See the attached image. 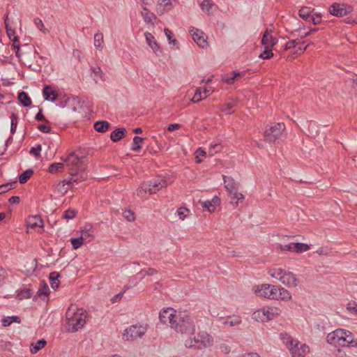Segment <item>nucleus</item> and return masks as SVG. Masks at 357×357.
<instances>
[{
    "label": "nucleus",
    "mask_w": 357,
    "mask_h": 357,
    "mask_svg": "<svg viewBox=\"0 0 357 357\" xmlns=\"http://www.w3.org/2000/svg\"><path fill=\"white\" fill-rule=\"evenodd\" d=\"M326 342L336 347H357V338L351 331L344 328H337L329 333Z\"/></svg>",
    "instance_id": "1"
},
{
    "label": "nucleus",
    "mask_w": 357,
    "mask_h": 357,
    "mask_svg": "<svg viewBox=\"0 0 357 357\" xmlns=\"http://www.w3.org/2000/svg\"><path fill=\"white\" fill-rule=\"evenodd\" d=\"M66 328L68 332L75 333L84 327L86 324V312L75 305H71L67 310Z\"/></svg>",
    "instance_id": "2"
},
{
    "label": "nucleus",
    "mask_w": 357,
    "mask_h": 357,
    "mask_svg": "<svg viewBox=\"0 0 357 357\" xmlns=\"http://www.w3.org/2000/svg\"><path fill=\"white\" fill-rule=\"evenodd\" d=\"M267 272L271 278L280 281L288 287H296L298 286V279L289 269L275 265L268 268Z\"/></svg>",
    "instance_id": "3"
},
{
    "label": "nucleus",
    "mask_w": 357,
    "mask_h": 357,
    "mask_svg": "<svg viewBox=\"0 0 357 357\" xmlns=\"http://www.w3.org/2000/svg\"><path fill=\"white\" fill-rule=\"evenodd\" d=\"M280 340L289 351L291 357H305L310 353V347L306 344L301 343L287 333H281Z\"/></svg>",
    "instance_id": "4"
},
{
    "label": "nucleus",
    "mask_w": 357,
    "mask_h": 357,
    "mask_svg": "<svg viewBox=\"0 0 357 357\" xmlns=\"http://www.w3.org/2000/svg\"><path fill=\"white\" fill-rule=\"evenodd\" d=\"M172 183V180L170 177L158 178L144 182L137 190V196L143 198L147 193L149 195L155 194L161 189L167 187Z\"/></svg>",
    "instance_id": "5"
},
{
    "label": "nucleus",
    "mask_w": 357,
    "mask_h": 357,
    "mask_svg": "<svg viewBox=\"0 0 357 357\" xmlns=\"http://www.w3.org/2000/svg\"><path fill=\"white\" fill-rule=\"evenodd\" d=\"M172 329L182 335H191L195 332V325L186 312H178V316Z\"/></svg>",
    "instance_id": "6"
},
{
    "label": "nucleus",
    "mask_w": 357,
    "mask_h": 357,
    "mask_svg": "<svg viewBox=\"0 0 357 357\" xmlns=\"http://www.w3.org/2000/svg\"><path fill=\"white\" fill-rule=\"evenodd\" d=\"M213 337L205 331L198 333L193 337H190L185 340V346L187 348L204 349L213 345Z\"/></svg>",
    "instance_id": "7"
},
{
    "label": "nucleus",
    "mask_w": 357,
    "mask_h": 357,
    "mask_svg": "<svg viewBox=\"0 0 357 357\" xmlns=\"http://www.w3.org/2000/svg\"><path fill=\"white\" fill-rule=\"evenodd\" d=\"M281 310L275 306H264L252 313V318L258 322H267L278 317Z\"/></svg>",
    "instance_id": "8"
},
{
    "label": "nucleus",
    "mask_w": 357,
    "mask_h": 357,
    "mask_svg": "<svg viewBox=\"0 0 357 357\" xmlns=\"http://www.w3.org/2000/svg\"><path fill=\"white\" fill-rule=\"evenodd\" d=\"M147 331L146 324H136L127 327L122 333L125 341H135L142 338Z\"/></svg>",
    "instance_id": "9"
},
{
    "label": "nucleus",
    "mask_w": 357,
    "mask_h": 357,
    "mask_svg": "<svg viewBox=\"0 0 357 357\" xmlns=\"http://www.w3.org/2000/svg\"><path fill=\"white\" fill-rule=\"evenodd\" d=\"M252 291L257 296L274 300L276 297V285L261 284L252 287Z\"/></svg>",
    "instance_id": "10"
},
{
    "label": "nucleus",
    "mask_w": 357,
    "mask_h": 357,
    "mask_svg": "<svg viewBox=\"0 0 357 357\" xmlns=\"http://www.w3.org/2000/svg\"><path fill=\"white\" fill-rule=\"evenodd\" d=\"M284 130L285 126L283 123H275L265 131L266 140L270 143L274 142L282 136Z\"/></svg>",
    "instance_id": "11"
},
{
    "label": "nucleus",
    "mask_w": 357,
    "mask_h": 357,
    "mask_svg": "<svg viewBox=\"0 0 357 357\" xmlns=\"http://www.w3.org/2000/svg\"><path fill=\"white\" fill-rule=\"evenodd\" d=\"M61 160L65 162L70 172H77L81 167L84 157H79L75 152H72L66 157H62Z\"/></svg>",
    "instance_id": "12"
},
{
    "label": "nucleus",
    "mask_w": 357,
    "mask_h": 357,
    "mask_svg": "<svg viewBox=\"0 0 357 357\" xmlns=\"http://www.w3.org/2000/svg\"><path fill=\"white\" fill-rule=\"evenodd\" d=\"M190 36L196 44L202 49H206L208 47V37L202 30L192 27L189 31Z\"/></svg>",
    "instance_id": "13"
},
{
    "label": "nucleus",
    "mask_w": 357,
    "mask_h": 357,
    "mask_svg": "<svg viewBox=\"0 0 357 357\" xmlns=\"http://www.w3.org/2000/svg\"><path fill=\"white\" fill-rule=\"evenodd\" d=\"M178 316V312L171 307L163 309L159 314L160 321L165 324H169L171 328H172L173 324H175Z\"/></svg>",
    "instance_id": "14"
},
{
    "label": "nucleus",
    "mask_w": 357,
    "mask_h": 357,
    "mask_svg": "<svg viewBox=\"0 0 357 357\" xmlns=\"http://www.w3.org/2000/svg\"><path fill=\"white\" fill-rule=\"evenodd\" d=\"M178 0H157L155 11L158 15H162L174 8Z\"/></svg>",
    "instance_id": "15"
},
{
    "label": "nucleus",
    "mask_w": 357,
    "mask_h": 357,
    "mask_svg": "<svg viewBox=\"0 0 357 357\" xmlns=\"http://www.w3.org/2000/svg\"><path fill=\"white\" fill-rule=\"evenodd\" d=\"M144 35L147 45L151 49L153 53L155 54H160L162 52L161 47L158 43L155 36L151 33L148 31L145 32Z\"/></svg>",
    "instance_id": "16"
},
{
    "label": "nucleus",
    "mask_w": 357,
    "mask_h": 357,
    "mask_svg": "<svg viewBox=\"0 0 357 357\" xmlns=\"http://www.w3.org/2000/svg\"><path fill=\"white\" fill-rule=\"evenodd\" d=\"M278 43L276 38L272 35V30L266 29L261 38V45L264 48H273Z\"/></svg>",
    "instance_id": "17"
},
{
    "label": "nucleus",
    "mask_w": 357,
    "mask_h": 357,
    "mask_svg": "<svg viewBox=\"0 0 357 357\" xmlns=\"http://www.w3.org/2000/svg\"><path fill=\"white\" fill-rule=\"evenodd\" d=\"M220 202V199L218 196H214L211 200L199 201L202 207L210 213L215 212Z\"/></svg>",
    "instance_id": "18"
},
{
    "label": "nucleus",
    "mask_w": 357,
    "mask_h": 357,
    "mask_svg": "<svg viewBox=\"0 0 357 357\" xmlns=\"http://www.w3.org/2000/svg\"><path fill=\"white\" fill-rule=\"evenodd\" d=\"M26 225L29 230H36L37 228H43L44 226L43 220L39 215L28 217L26 220Z\"/></svg>",
    "instance_id": "19"
},
{
    "label": "nucleus",
    "mask_w": 357,
    "mask_h": 357,
    "mask_svg": "<svg viewBox=\"0 0 357 357\" xmlns=\"http://www.w3.org/2000/svg\"><path fill=\"white\" fill-rule=\"evenodd\" d=\"M86 177L87 175L84 171H82L79 174L77 172L73 173V172H70V177L68 179H64L62 181V183L61 185H71L73 183H78L85 180Z\"/></svg>",
    "instance_id": "20"
},
{
    "label": "nucleus",
    "mask_w": 357,
    "mask_h": 357,
    "mask_svg": "<svg viewBox=\"0 0 357 357\" xmlns=\"http://www.w3.org/2000/svg\"><path fill=\"white\" fill-rule=\"evenodd\" d=\"M4 24L6 29L7 36L9 39L15 43L18 42V36L16 35L15 30L11 24V22L10 18L8 17V15L6 14L4 19Z\"/></svg>",
    "instance_id": "21"
},
{
    "label": "nucleus",
    "mask_w": 357,
    "mask_h": 357,
    "mask_svg": "<svg viewBox=\"0 0 357 357\" xmlns=\"http://www.w3.org/2000/svg\"><path fill=\"white\" fill-rule=\"evenodd\" d=\"M329 12L331 15L337 17H342L348 13L344 4L333 3L329 8Z\"/></svg>",
    "instance_id": "22"
},
{
    "label": "nucleus",
    "mask_w": 357,
    "mask_h": 357,
    "mask_svg": "<svg viewBox=\"0 0 357 357\" xmlns=\"http://www.w3.org/2000/svg\"><path fill=\"white\" fill-rule=\"evenodd\" d=\"M238 101V99L230 100L228 102L220 105L219 109L222 112H224L226 114H233L237 107Z\"/></svg>",
    "instance_id": "23"
},
{
    "label": "nucleus",
    "mask_w": 357,
    "mask_h": 357,
    "mask_svg": "<svg viewBox=\"0 0 357 357\" xmlns=\"http://www.w3.org/2000/svg\"><path fill=\"white\" fill-rule=\"evenodd\" d=\"M291 299V294L287 289L276 285V297L274 300H280L282 301H289Z\"/></svg>",
    "instance_id": "24"
},
{
    "label": "nucleus",
    "mask_w": 357,
    "mask_h": 357,
    "mask_svg": "<svg viewBox=\"0 0 357 357\" xmlns=\"http://www.w3.org/2000/svg\"><path fill=\"white\" fill-rule=\"evenodd\" d=\"M197 3L201 10L208 15H211L213 9L216 8V5L212 0H197Z\"/></svg>",
    "instance_id": "25"
},
{
    "label": "nucleus",
    "mask_w": 357,
    "mask_h": 357,
    "mask_svg": "<svg viewBox=\"0 0 357 357\" xmlns=\"http://www.w3.org/2000/svg\"><path fill=\"white\" fill-rule=\"evenodd\" d=\"M220 321L225 326H236L241 324V317L238 315L229 316L227 318L220 317Z\"/></svg>",
    "instance_id": "26"
},
{
    "label": "nucleus",
    "mask_w": 357,
    "mask_h": 357,
    "mask_svg": "<svg viewBox=\"0 0 357 357\" xmlns=\"http://www.w3.org/2000/svg\"><path fill=\"white\" fill-rule=\"evenodd\" d=\"M43 96L45 100L54 102L57 99V92L51 86H45L43 90Z\"/></svg>",
    "instance_id": "27"
},
{
    "label": "nucleus",
    "mask_w": 357,
    "mask_h": 357,
    "mask_svg": "<svg viewBox=\"0 0 357 357\" xmlns=\"http://www.w3.org/2000/svg\"><path fill=\"white\" fill-rule=\"evenodd\" d=\"M50 290L47 283L41 282L40 288L38 289L35 298H39L43 301L48 300V296Z\"/></svg>",
    "instance_id": "28"
},
{
    "label": "nucleus",
    "mask_w": 357,
    "mask_h": 357,
    "mask_svg": "<svg viewBox=\"0 0 357 357\" xmlns=\"http://www.w3.org/2000/svg\"><path fill=\"white\" fill-rule=\"evenodd\" d=\"M223 181L225 188L229 194L238 190V183L232 177L224 176Z\"/></svg>",
    "instance_id": "29"
},
{
    "label": "nucleus",
    "mask_w": 357,
    "mask_h": 357,
    "mask_svg": "<svg viewBox=\"0 0 357 357\" xmlns=\"http://www.w3.org/2000/svg\"><path fill=\"white\" fill-rule=\"evenodd\" d=\"M164 33L167 38L168 43L175 50H179L180 46L178 40L174 38V33L167 28H165Z\"/></svg>",
    "instance_id": "30"
},
{
    "label": "nucleus",
    "mask_w": 357,
    "mask_h": 357,
    "mask_svg": "<svg viewBox=\"0 0 357 357\" xmlns=\"http://www.w3.org/2000/svg\"><path fill=\"white\" fill-rule=\"evenodd\" d=\"M314 12V8L308 6H303L299 10L298 15L303 20L310 22V18Z\"/></svg>",
    "instance_id": "31"
},
{
    "label": "nucleus",
    "mask_w": 357,
    "mask_h": 357,
    "mask_svg": "<svg viewBox=\"0 0 357 357\" xmlns=\"http://www.w3.org/2000/svg\"><path fill=\"white\" fill-rule=\"evenodd\" d=\"M141 16L146 23H153V21L156 19L155 15L146 8L145 6H142Z\"/></svg>",
    "instance_id": "32"
},
{
    "label": "nucleus",
    "mask_w": 357,
    "mask_h": 357,
    "mask_svg": "<svg viewBox=\"0 0 357 357\" xmlns=\"http://www.w3.org/2000/svg\"><path fill=\"white\" fill-rule=\"evenodd\" d=\"M92 71V77L96 83H99L100 82H104L105 79L103 77V73L100 67L96 66L91 68Z\"/></svg>",
    "instance_id": "33"
},
{
    "label": "nucleus",
    "mask_w": 357,
    "mask_h": 357,
    "mask_svg": "<svg viewBox=\"0 0 357 357\" xmlns=\"http://www.w3.org/2000/svg\"><path fill=\"white\" fill-rule=\"evenodd\" d=\"M126 130L125 128L115 129L110 135V139L112 142H116L121 139L124 136Z\"/></svg>",
    "instance_id": "34"
},
{
    "label": "nucleus",
    "mask_w": 357,
    "mask_h": 357,
    "mask_svg": "<svg viewBox=\"0 0 357 357\" xmlns=\"http://www.w3.org/2000/svg\"><path fill=\"white\" fill-rule=\"evenodd\" d=\"M47 342L45 340H38L35 343H32L30 345V352L32 354H36L38 351L42 349L46 345Z\"/></svg>",
    "instance_id": "35"
},
{
    "label": "nucleus",
    "mask_w": 357,
    "mask_h": 357,
    "mask_svg": "<svg viewBox=\"0 0 357 357\" xmlns=\"http://www.w3.org/2000/svg\"><path fill=\"white\" fill-rule=\"evenodd\" d=\"M242 76H243L242 73L234 71L231 73V75H224L222 78V80L228 84H231L235 82V80L237 77H242Z\"/></svg>",
    "instance_id": "36"
},
{
    "label": "nucleus",
    "mask_w": 357,
    "mask_h": 357,
    "mask_svg": "<svg viewBox=\"0 0 357 357\" xmlns=\"http://www.w3.org/2000/svg\"><path fill=\"white\" fill-rule=\"evenodd\" d=\"M93 127L98 132H105L109 127V123L106 121H98L94 123Z\"/></svg>",
    "instance_id": "37"
},
{
    "label": "nucleus",
    "mask_w": 357,
    "mask_h": 357,
    "mask_svg": "<svg viewBox=\"0 0 357 357\" xmlns=\"http://www.w3.org/2000/svg\"><path fill=\"white\" fill-rule=\"evenodd\" d=\"M310 249L309 245L303 243H293V252L301 253Z\"/></svg>",
    "instance_id": "38"
},
{
    "label": "nucleus",
    "mask_w": 357,
    "mask_h": 357,
    "mask_svg": "<svg viewBox=\"0 0 357 357\" xmlns=\"http://www.w3.org/2000/svg\"><path fill=\"white\" fill-rule=\"evenodd\" d=\"M65 165L66 164L63 161V162H54L50 165L49 172L51 174L61 172L63 171Z\"/></svg>",
    "instance_id": "39"
},
{
    "label": "nucleus",
    "mask_w": 357,
    "mask_h": 357,
    "mask_svg": "<svg viewBox=\"0 0 357 357\" xmlns=\"http://www.w3.org/2000/svg\"><path fill=\"white\" fill-rule=\"evenodd\" d=\"M18 100L24 107H29L31 104V100L28 94L24 91L19 93Z\"/></svg>",
    "instance_id": "40"
},
{
    "label": "nucleus",
    "mask_w": 357,
    "mask_h": 357,
    "mask_svg": "<svg viewBox=\"0 0 357 357\" xmlns=\"http://www.w3.org/2000/svg\"><path fill=\"white\" fill-rule=\"evenodd\" d=\"M59 274L56 272H52L50 274V282L52 289H56L59 286Z\"/></svg>",
    "instance_id": "41"
},
{
    "label": "nucleus",
    "mask_w": 357,
    "mask_h": 357,
    "mask_svg": "<svg viewBox=\"0 0 357 357\" xmlns=\"http://www.w3.org/2000/svg\"><path fill=\"white\" fill-rule=\"evenodd\" d=\"M20 319L17 316H10L4 317L2 320V326L3 327H7L11 325L13 323H20Z\"/></svg>",
    "instance_id": "42"
},
{
    "label": "nucleus",
    "mask_w": 357,
    "mask_h": 357,
    "mask_svg": "<svg viewBox=\"0 0 357 357\" xmlns=\"http://www.w3.org/2000/svg\"><path fill=\"white\" fill-rule=\"evenodd\" d=\"M103 34L101 32H97L94 35V46L96 48L102 50L103 47Z\"/></svg>",
    "instance_id": "43"
},
{
    "label": "nucleus",
    "mask_w": 357,
    "mask_h": 357,
    "mask_svg": "<svg viewBox=\"0 0 357 357\" xmlns=\"http://www.w3.org/2000/svg\"><path fill=\"white\" fill-rule=\"evenodd\" d=\"M143 142V138L138 136H135L132 140L131 150L133 151H139L142 149V144Z\"/></svg>",
    "instance_id": "44"
},
{
    "label": "nucleus",
    "mask_w": 357,
    "mask_h": 357,
    "mask_svg": "<svg viewBox=\"0 0 357 357\" xmlns=\"http://www.w3.org/2000/svg\"><path fill=\"white\" fill-rule=\"evenodd\" d=\"M33 170L32 169H26L22 174H21L19 176V181L20 183H25L32 176Z\"/></svg>",
    "instance_id": "45"
},
{
    "label": "nucleus",
    "mask_w": 357,
    "mask_h": 357,
    "mask_svg": "<svg viewBox=\"0 0 357 357\" xmlns=\"http://www.w3.org/2000/svg\"><path fill=\"white\" fill-rule=\"evenodd\" d=\"M33 23L35 26L37 27V29H39L44 34H47L49 33V30L47 28H45L43 21L40 18H35L33 20Z\"/></svg>",
    "instance_id": "46"
},
{
    "label": "nucleus",
    "mask_w": 357,
    "mask_h": 357,
    "mask_svg": "<svg viewBox=\"0 0 357 357\" xmlns=\"http://www.w3.org/2000/svg\"><path fill=\"white\" fill-rule=\"evenodd\" d=\"M190 214V211L185 207H181L176 211L179 220H184Z\"/></svg>",
    "instance_id": "47"
},
{
    "label": "nucleus",
    "mask_w": 357,
    "mask_h": 357,
    "mask_svg": "<svg viewBox=\"0 0 357 357\" xmlns=\"http://www.w3.org/2000/svg\"><path fill=\"white\" fill-rule=\"evenodd\" d=\"M322 20V15L320 13L314 12L310 18V22L313 24H319Z\"/></svg>",
    "instance_id": "48"
},
{
    "label": "nucleus",
    "mask_w": 357,
    "mask_h": 357,
    "mask_svg": "<svg viewBox=\"0 0 357 357\" xmlns=\"http://www.w3.org/2000/svg\"><path fill=\"white\" fill-rule=\"evenodd\" d=\"M91 227L85 226L83 229L80 230L81 238H83L84 241L87 240L89 238H91L92 235L91 234Z\"/></svg>",
    "instance_id": "49"
},
{
    "label": "nucleus",
    "mask_w": 357,
    "mask_h": 357,
    "mask_svg": "<svg viewBox=\"0 0 357 357\" xmlns=\"http://www.w3.org/2000/svg\"><path fill=\"white\" fill-rule=\"evenodd\" d=\"M77 215V211L73 209H68L65 211L62 215V218L66 220H73Z\"/></svg>",
    "instance_id": "50"
},
{
    "label": "nucleus",
    "mask_w": 357,
    "mask_h": 357,
    "mask_svg": "<svg viewBox=\"0 0 357 357\" xmlns=\"http://www.w3.org/2000/svg\"><path fill=\"white\" fill-rule=\"evenodd\" d=\"M70 243L73 248L74 250H77L83 245L84 240L83 238L79 236V238H70Z\"/></svg>",
    "instance_id": "51"
},
{
    "label": "nucleus",
    "mask_w": 357,
    "mask_h": 357,
    "mask_svg": "<svg viewBox=\"0 0 357 357\" xmlns=\"http://www.w3.org/2000/svg\"><path fill=\"white\" fill-rule=\"evenodd\" d=\"M347 310L351 314H357V303L356 301H350L347 305Z\"/></svg>",
    "instance_id": "52"
},
{
    "label": "nucleus",
    "mask_w": 357,
    "mask_h": 357,
    "mask_svg": "<svg viewBox=\"0 0 357 357\" xmlns=\"http://www.w3.org/2000/svg\"><path fill=\"white\" fill-rule=\"evenodd\" d=\"M203 93L202 88H197L191 101L194 103L199 102L202 100V95Z\"/></svg>",
    "instance_id": "53"
},
{
    "label": "nucleus",
    "mask_w": 357,
    "mask_h": 357,
    "mask_svg": "<svg viewBox=\"0 0 357 357\" xmlns=\"http://www.w3.org/2000/svg\"><path fill=\"white\" fill-rule=\"evenodd\" d=\"M15 185H16V182H13V183H6V184H3V185H0V195L9 191L12 188H14Z\"/></svg>",
    "instance_id": "54"
},
{
    "label": "nucleus",
    "mask_w": 357,
    "mask_h": 357,
    "mask_svg": "<svg viewBox=\"0 0 357 357\" xmlns=\"http://www.w3.org/2000/svg\"><path fill=\"white\" fill-rule=\"evenodd\" d=\"M273 48H264V51L259 55V57L263 59H269L273 56Z\"/></svg>",
    "instance_id": "55"
},
{
    "label": "nucleus",
    "mask_w": 357,
    "mask_h": 357,
    "mask_svg": "<svg viewBox=\"0 0 357 357\" xmlns=\"http://www.w3.org/2000/svg\"><path fill=\"white\" fill-rule=\"evenodd\" d=\"M11 120V126H10V132L12 134L15 133L17 129V114L13 113L10 116Z\"/></svg>",
    "instance_id": "56"
},
{
    "label": "nucleus",
    "mask_w": 357,
    "mask_h": 357,
    "mask_svg": "<svg viewBox=\"0 0 357 357\" xmlns=\"http://www.w3.org/2000/svg\"><path fill=\"white\" fill-rule=\"evenodd\" d=\"M222 146L220 144H214L210 146L208 153L211 155H213L216 153L220 151Z\"/></svg>",
    "instance_id": "57"
},
{
    "label": "nucleus",
    "mask_w": 357,
    "mask_h": 357,
    "mask_svg": "<svg viewBox=\"0 0 357 357\" xmlns=\"http://www.w3.org/2000/svg\"><path fill=\"white\" fill-rule=\"evenodd\" d=\"M123 216L124 217V218L126 220H127L129 222L134 221L135 219V213L132 211H131L130 210H126L123 213Z\"/></svg>",
    "instance_id": "58"
},
{
    "label": "nucleus",
    "mask_w": 357,
    "mask_h": 357,
    "mask_svg": "<svg viewBox=\"0 0 357 357\" xmlns=\"http://www.w3.org/2000/svg\"><path fill=\"white\" fill-rule=\"evenodd\" d=\"M206 155V151L202 149V148H199L195 151V155H196V162L197 163H200L202 160L200 159V157H205Z\"/></svg>",
    "instance_id": "59"
},
{
    "label": "nucleus",
    "mask_w": 357,
    "mask_h": 357,
    "mask_svg": "<svg viewBox=\"0 0 357 357\" xmlns=\"http://www.w3.org/2000/svg\"><path fill=\"white\" fill-rule=\"evenodd\" d=\"M231 195H233L232 197H231V199L234 200V199H237V201L235 202L234 205L236 206H238V201H241V200H243L244 199V195L241 193V192H238L237 190H235L234 192H233V193H231Z\"/></svg>",
    "instance_id": "60"
},
{
    "label": "nucleus",
    "mask_w": 357,
    "mask_h": 357,
    "mask_svg": "<svg viewBox=\"0 0 357 357\" xmlns=\"http://www.w3.org/2000/svg\"><path fill=\"white\" fill-rule=\"evenodd\" d=\"M276 249L280 251H289L293 252V243L287 245H278Z\"/></svg>",
    "instance_id": "61"
},
{
    "label": "nucleus",
    "mask_w": 357,
    "mask_h": 357,
    "mask_svg": "<svg viewBox=\"0 0 357 357\" xmlns=\"http://www.w3.org/2000/svg\"><path fill=\"white\" fill-rule=\"evenodd\" d=\"M41 146L37 145L36 147H32L30 150V154L36 157H38L40 154Z\"/></svg>",
    "instance_id": "62"
},
{
    "label": "nucleus",
    "mask_w": 357,
    "mask_h": 357,
    "mask_svg": "<svg viewBox=\"0 0 357 357\" xmlns=\"http://www.w3.org/2000/svg\"><path fill=\"white\" fill-rule=\"evenodd\" d=\"M31 296V290L30 289H24L23 291H22L20 294H19V297L22 299V298H30Z\"/></svg>",
    "instance_id": "63"
},
{
    "label": "nucleus",
    "mask_w": 357,
    "mask_h": 357,
    "mask_svg": "<svg viewBox=\"0 0 357 357\" xmlns=\"http://www.w3.org/2000/svg\"><path fill=\"white\" fill-rule=\"evenodd\" d=\"M38 129L43 133H49L51 131V128L46 124H40L38 126Z\"/></svg>",
    "instance_id": "64"
}]
</instances>
